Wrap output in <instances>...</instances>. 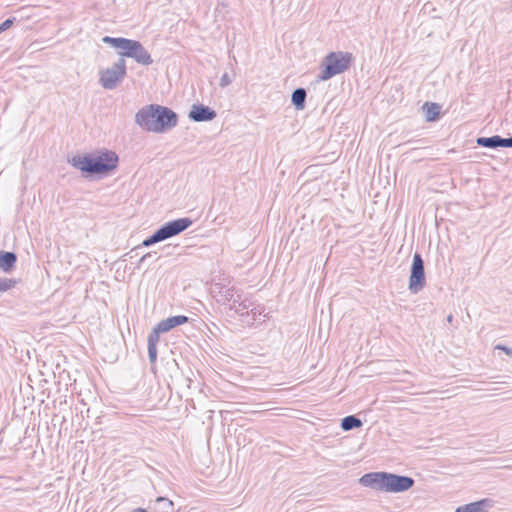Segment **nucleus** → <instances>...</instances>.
Segmentation results:
<instances>
[{
    "label": "nucleus",
    "mask_w": 512,
    "mask_h": 512,
    "mask_svg": "<svg viewBox=\"0 0 512 512\" xmlns=\"http://www.w3.org/2000/svg\"><path fill=\"white\" fill-rule=\"evenodd\" d=\"M476 143L478 146L496 149L500 147L501 136L493 135L491 137H478L476 139Z\"/></svg>",
    "instance_id": "nucleus-16"
},
{
    "label": "nucleus",
    "mask_w": 512,
    "mask_h": 512,
    "mask_svg": "<svg viewBox=\"0 0 512 512\" xmlns=\"http://www.w3.org/2000/svg\"><path fill=\"white\" fill-rule=\"evenodd\" d=\"M15 18H8L0 24V33L8 30L14 23Z\"/></svg>",
    "instance_id": "nucleus-22"
},
{
    "label": "nucleus",
    "mask_w": 512,
    "mask_h": 512,
    "mask_svg": "<svg viewBox=\"0 0 512 512\" xmlns=\"http://www.w3.org/2000/svg\"><path fill=\"white\" fill-rule=\"evenodd\" d=\"M502 143H500V147H509L512 148V136L508 138L501 137Z\"/></svg>",
    "instance_id": "nucleus-25"
},
{
    "label": "nucleus",
    "mask_w": 512,
    "mask_h": 512,
    "mask_svg": "<svg viewBox=\"0 0 512 512\" xmlns=\"http://www.w3.org/2000/svg\"><path fill=\"white\" fill-rule=\"evenodd\" d=\"M248 313L249 314L247 316L251 315L252 316V321H255L257 316L261 314V312L257 311L255 308L251 309L250 311L248 310Z\"/></svg>",
    "instance_id": "nucleus-27"
},
{
    "label": "nucleus",
    "mask_w": 512,
    "mask_h": 512,
    "mask_svg": "<svg viewBox=\"0 0 512 512\" xmlns=\"http://www.w3.org/2000/svg\"><path fill=\"white\" fill-rule=\"evenodd\" d=\"M223 303L229 306L230 311H234L235 314L240 316L248 315V309L251 304L245 299H242V296L236 293L232 289H228L222 295Z\"/></svg>",
    "instance_id": "nucleus-9"
},
{
    "label": "nucleus",
    "mask_w": 512,
    "mask_h": 512,
    "mask_svg": "<svg viewBox=\"0 0 512 512\" xmlns=\"http://www.w3.org/2000/svg\"><path fill=\"white\" fill-rule=\"evenodd\" d=\"M231 82H232L231 77L229 76V74H228L227 72H225V73L222 75L221 79H220V83H219V85H220V87L225 88V87H227L228 85H230V84H231Z\"/></svg>",
    "instance_id": "nucleus-23"
},
{
    "label": "nucleus",
    "mask_w": 512,
    "mask_h": 512,
    "mask_svg": "<svg viewBox=\"0 0 512 512\" xmlns=\"http://www.w3.org/2000/svg\"><path fill=\"white\" fill-rule=\"evenodd\" d=\"M307 93L304 88H297L293 91L291 102L295 109L303 110L305 108Z\"/></svg>",
    "instance_id": "nucleus-14"
},
{
    "label": "nucleus",
    "mask_w": 512,
    "mask_h": 512,
    "mask_svg": "<svg viewBox=\"0 0 512 512\" xmlns=\"http://www.w3.org/2000/svg\"><path fill=\"white\" fill-rule=\"evenodd\" d=\"M118 155L113 151H104L94 156L91 154L75 155L68 162L79 169L84 177L107 175L117 168Z\"/></svg>",
    "instance_id": "nucleus-2"
},
{
    "label": "nucleus",
    "mask_w": 512,
    "mask_h": 512,
    "mask_svg": "<svg viewBox=\"0 0 512 512\" xmlns=\"http://www.w3.org/2000/svg\"><path fill=\"white\" fill-rule=\"evenodd\" d=\"M135 122L147 132L165 133L177 126L178 115L166 106L150 104L138 110Z\"/></svg>",
    "instance_id": "nucleus-1"
},
{
    "label": "nucleus",
    "mask_w": 512,
    "mask_h": 512,
    "mask_svg": "<svg viewBox=\"0 0 512 512\" xmlns=\"http://www.w3.org/2000/svg\"><path fill=\"white\" fill-rule=\"evenodd\" d=\"M103 43L119 50L120 58H132L138 64L148 66L153 63L150 53L144 48L141 42L124 37H110L105 36L102 38Z\"/></svg>",
    "instance_id": "nucleus-4"
},
{
    "label": "nucleus",
    "mask_w": 512,
    "mask_h": 512,
    "mask_svg": "<svg viewBox=\"0 0 512 512\" xmlns=\"http://www.w3.org/2000/svg\"><path fill=\"white\" fill-rule=\"evenodd\" d=\"M217 116L216 111L203 104H193L188 117L194 122L212 121Z\"/></svg>",
    "instance_id": "nucleus-10"
},
{
    "label": "nucleus",
    "mask_w": 512,
    "mask_h": 512,
    "mask_svg": "<svg viewBox=\"0 0 512 512\" xmlns=\"http://www.w3.org/2000/svg\"><path fill=\"white\" fill-rule=\"evenodd\" d=\"M17 262V255L10 251H0V270L10 273L14 270Z\"/></svg>",
    "instance_id": "nucleus-12"
},
{
    "label": "nucleus",
    "mask_w": 512,
    "mask_h": 512,
    "mask_svg": "<svg viewBox=\"0 0 512 512\" xmlns=\"http://www.w3.org/2000/svg\"><path fill=\"white\" fill-rule=\"evenodd\" d=\"M188 320L189 318L185 315H176L161 320L158 325L164 332H168L177 326L187 323Z\"/></svg>",
    "instance_id": "nucleus-13"
},
{
    "label": "nucleus",
    "mask_w": 512,
    "mask_h": 512,
    "mask_svg": "<svg viewBox=\"0 0 512 512\" xmlns=\"http://www.w3.org/2000/svg\"><path fill=\"white\" fill-rule=\"evenodd\" d=\"M133 512H147V510L144 508H137V509H134Z\"/></svg>",
    "instance_id": "nucleus-28"
},
{
    "label": "nucleus",
    "mask_w": 512,
    "mask_h": 512,
    "mask_svg": "<svg viewBox=\"0 0 512 512\" xmlns=\"http://www.w3.org/2000/svg\"><path fill=\"white\" fill-rule=\"evenodd\" d=\"M16 280L10 278H0V292L8 291L15 287Z\"/></svg>",
    "instance_id": "nucleus-19"
},
{
    "label": "nucleus",
    "mask_w": 512,
    "mask_h": 512,
    "mask_svg": "<svg viewBox=\"0 0 512 512\" xmlns=\"http://www.w3.org/2000/svg\"><path fill=\"white\" fill-rule=\"evenodd\" d=\"M495 349L496 350H501L503 351L506 355H508L509 357H512V348H509L505 345H502V344H497L495 346Z\"/></svg>",
    "instance_id": "nucleus-24"
},
{
    "label": "nucleus",
    "mask_w": 512,
    "mask_h": 512,
    "mask_svg": "<svg viewBox=\"0 0 512 512\" xmlns=\"http://www.w3.org/2000/svg\"><path fill=\"white\" fill-rule=\"evenodd\" d=\"M193 221L190 218H178L163 224L151 236L147 237L142 242V246L149 247L156 243L165 241L171 237L179 235L192 225Z\"/></svg>",
    "instance_id": "nucleus-6"
},
{
    "label": "nucleus",
    "mask_w": 512,
    "mask_h": 512,
    "mask_svg": "<svg viewBox=\"0 0 512 512\" xmlns=\"http://www.w3.org/2000/svg\"><path fill=\"white\" fill-rule=\"evenodd\" d=\"M127 74L125 59L119 58L111 67L100 71L99 83L104 89H115Z\"/></svg>",
    "instance_id": "nucleus-7"
},
{
    "label": "nucleus",
    "mask_w": 512,
    "mask_h": 512,
    "mask_svg": "<svg viewBox=\"0 0 512 512\" xmlns=\"http://www.w3.org/2000/svg\"><path fill=\"white\" fill-rule=\"evenodd\" d=\"M158 503L162 504V508L164 512H172L173 511V502L165 497H158L156 500Z\"/></svg>",
    "instance_id": "nucleus-20"
},
{
    "label": "nucleus",
    "mask_w": 512,
    "mask_h": 512,
    "mask_svg": "<svg viewBox=\"0 0 512 512\" xmlns=\"http://www.w3.org/2000/svg\"><path fill=\"white\" fill-rule=\"evenodd\" d=\"M148 357H149V362L151 364H154L157 360V346H150L148 345Z\"/></svg>",
    "instance_id": "nucleus-21"
},
{
    "label": "nucleus",
    "mask_w": 512,
    "mask_h": 512,
    "mask_svg": "<svg viewBox=\"0 0 512 512\" xmlns=\"http://www.w3.org/2000/svg\"><path fill=\"white\" fill-rule=\"evenodd\" d=\"M361 426H362V421L355 415L346 416L341 420V428L344 431H350L353 429H357V428H360Z\"/></svg>",
    "instance_id": "nucleus-17"
},
{
    "label": "nucleus",
    "mask_w": 512,
    "mask_h": 512,
    "mask_svg": "<svg viewBox=\"0 0 512 512\" xmlns=\"http://www.w3.org/2000/svg\"><path fill=\"white\" fill-rule=\"evenodd\" d=\"M426 120L429 122L436 121L441 112V106L437 103L426 102L423 105Z\"/></svg>",
    "instance_id": "nucleus-15"
},
{
    "label": "nucleus",
    "mask_w": 512,
    "mask_h": 512,
    "mask_svg": "<svg viewBox=\"0 0 512 512\" xmlns=\"http://www.w3.org/2000/svg\"><path fill=\"white\" fill-rule=\"evenodd\" d=\"M354 61V57L350 52H330L323 59L322 66L324 67L321 73L317 76V81H327L335 75L347 71Z\"/></svg>",
    "instance_id": "nucleus-5"
},
{
    "label": "nucleus",
    "mask_w": 512,
    "mask_h": 512,
    "mask_svg": "<svg viewBox=\"0 0 512 512\" xmlns=\"http://www.w3.org/2000/svg\"><path fill=\"white\" fill-rule=\"evenodd\" d=\"M426 284L425 268L422 256L419 253L413 255V261L409 277V290L411 293H418Z\"/></svg>",
    "instance_id": "nucleus-8"
},
{
    "label": "nucleus",
    "mask_w": 512,
    "mask_h": 512,
    "mask_svg": "<svg viewBox=\"0 0 512 512\" xmlns=\"http://www.w3.org/2000/svg\"><path fill=\"white\" fill-rule=\"evenodd\" d=\"M165 333L163 329L157 324L148 335V345L157 346L160 338V334Z\"/></svg>",
    "instance_id": "nucleus-18"
},
{
    "label": "nucleus",
    "mask_w": 512,
    "mask_h": 512,
    "mask_svg": "<svg viewBox=\"0 0 512 512\" xmlns=\"http://www.w3.org/2000/svg\"><path fill=\"white\" fill-rule=\"evenodd\" d=\"M152 257H153L152 253H150V252H149V253H146V254H145V255H143V256L140 258V260L138 261V265H137V267H138V268H140V267H141V265L147 261V258H152Z\"/></svg>",
    "instance_id": "nucleus-26"
},
{
    "label": "nucleus",
    "mask_w": 512,
    "mask_h": 512,
    "mask_svg": "<svg viewBox=\"0 0 512 512\" xmlns=\"http://www.w3.org/2000/svg\"><path fill=\"white\" fill-rule=\"evenodd\" d=\"M452 320H453V315H451V314H450V315H448V316H447V322L451 323V322H452Z\"/></svg>",
    "instance_id": "nucleus-29"
},
{
    "label": "nucleus",
    "mask_w": 512,
    "mask_h": 512,
    "mask_svg": "<svg viewBox=\"0 0 512 512\" xmlns=\"http://www.w3.org/2000/svg\"><path fill=\"white\" fill-rule=\"evenodd\" d=\"M358 482L364 487L387 493L405 492L415 484L412 477L389 472L366 473L358 479Z\"/></svg>",
    "instance_id": "nucleus-3"
},
{
    "label": "nucleus",
    "mask_w": 512,
    "mask_h": 512,
    "mask_svg": "<svg viewBox=\"0 0 512 512\" xmlns=\"http://www.w3.org/2000/svg\"><path fill=\"white\" fill-rule=\"evenodd\" d=\"M493 503L492 499L484 498L479 501L458 506L455 512H488V510L493 507Z\"/></svg>",
    "instance_id": "nucleus-11"
}]
</instances>
